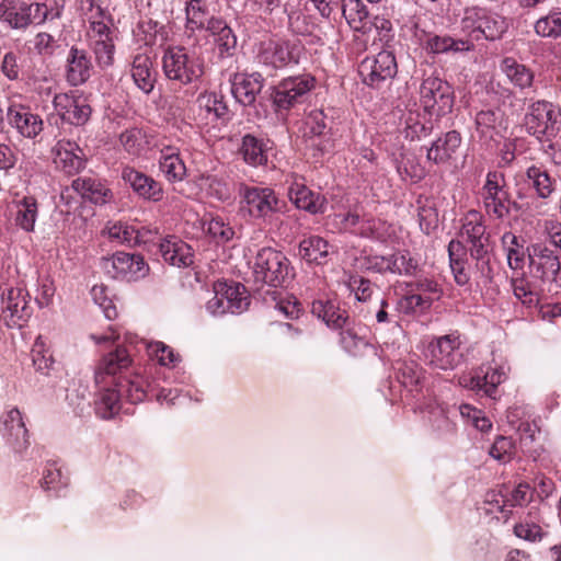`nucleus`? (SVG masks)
Segmentation results:
<instances>
[{
	"mask_svg": "<svg viewBox=\"0 0 561 561\" xmlns=\"http://www.w3.org/2000/svg\"><path fill=\"white\" fill-rule=\"evenodd\" d=\"M53 103L55 111L61 119L71 125H83L90 117L91 107L83 99L60 93L55 95Z\"/></svg>",
	"mask_w": 561,
	"mask_h": 561,
	"instance_id": "nucleus-16",
	"label": "nucleus"
},
{
	"mask_svg": "<svg viewBox=\"0 0 561 561\" xmlns=\"http://www.w3.org/2000/svg\"><path fill=\"white\" fill-rule=\"evenodd\" d=\"M528 278L536 287L545 286L547 291L561 288V262L558 254L546 243L537 242L527 247Z\"/></svg>",
	"mask_w": 561,
	"mask_h": 561,
	"instance_id": "nucleus-1",
	"label": "nucleus"
},
{
	"mask_svg": "<svg viewBox=\"0 0 561 561\" xmlns=\"http://www.w3.org/2000/svg\"><path fill=\"white\" fill-rule=\"evenodd\" d=\"M311 312L333 329H342L347 321L345 310H342L339 304L331 299L314 300L311 305Z\"/></svg>",
	"mask_w": 561,
	"mask_h": 561,
	"instance_id": "nucleus-30",
	"label": "nucleus"
},
{
	"mask_svg": "<svg viewBox=\"0 0 561 561\" xmlns=\"http://www.w3.org/2000/svg\"><path fill=\"white\" fill-rule=\"evenodd\" d=\"M242 209L254 220L266 222L273 215L283 213L286 202L267 186H242L240 191Z\"/></svg>",
	"mask_w": 561,
	"mask_h": 561,
	"instance_id": "nucleus-3",
	"label": "nucleus"
},
{
	"mask_svg": "<svg viewBox=\"0 0 561 561\" xmlns=\"http://www.w3.org/2000/svg\"><path fill=\"white\" fill-rule=\"evenodd\" d=\"M122 178L140 197L151 202L162 199V185L152 178L128 167L123 169Z\"/></svg>",
	"mask_w": 561,
	"mask_h": 561,
	"instance_id": "nucleus-19",
	"label": "nucleus"
},
{
	"mask_svg": "<svg viewBox=\"0 0 561 561\" xmlns=\"http://www.w3.org/2000/svg\"><path fill=\"white\" fill-rule=\"evenodd\" d=\"M71 187L79 193L82 198L94 204H106L112 201L111 190L100 180L94 178H78L72 181Z\"/></svg>",
	"mask_w": 561,
	"mask_h": 561,
	"instance_id": "nucleus-26",
	"label": "nucleus"
},
{
	"mask_svg": "<svg viewBox=\"0 0 561 561\" xmlns=\"http://www.w3.org/2000/svg\"><path fill=\"white\" fill-rule=\"evenodd\" d=\"M385 56L379 54V58L366 57L359 65V75L363 81L375 88H379L385 80Z\"/></svg>",
	"mask_w": 561,
	"mask_h": 561,
	"instance_id": "nucleus-41",
	"label": "nucleus"
},
{
	"mask_svg": "<svg viewBox=\"0 0 561 561\" xmlns=\"http://www.w3.org/2000/svg\"><path fill=\"white\" fill-rule=\"evenodd\" d=\"M198 104L217 119L225 118L228 114V106L224 102V98L215 92L201 94L198 96Z\"/></svg>",
	"mask_w": 561,
	"mask_h": 561,
	"instance_id": "nucleus-54",
	"label": "nucleus"
},
{
	"mask_svg": "<svg viewBox=\"0 0 561 561\" xmlns=\"http://www.w3.org/2000/svg\"><path fill=\"white\" fill-rule=\"evenodd\" d=\"M526 179L535 188L537 196L546 199L554 192L556 181L541 167L531 165L526 170Z\"/></svg>",
	"mask_w": 561,
	"mask_h": 561,
	"instance_id": "nucleus-43",
	"label": "nucleus"
},
{
	"mask_svg": "<svg viewBox=\"0 0 561 561\" xmlns=\"http://www.w3.org/2000/svg\"><path fill=\"white\" fill-rule=\"evenodd\" d=\"M113 18H107L105 22H92L88 28L90 42L113 38Z\"/></svg>",
	"mask_w": 561,
	"mask_h": 561,
	"instance_id": "nucleus-63",
	"label": "nucleus"
},
{
	"mask_svg": "<svg viewBox=\"0 0 561 561\" xmlns=\"http://www.w3.org/2000/svg\"><path fill=\"white\" fill-rule=\"evenodd\" d=\"M121 409V397L115 389H106L95 402L96 414L105 420L112 419Z\"/></svg>",
	"mask_w": 561,
	"mask_h": 561,
	"instance_id": "nucleus-48",
	"label": "nucleus"
},
{
	"mask_svg": "<svg viewBox=\"0 0 561 561\" xmlns=\"http://www.w3.org/2000/svg\"><path fill=\"white\" fill-rule=\"evenodd\" d=\"M476 129L485 140L493 139L503 124V112L500 108H484L476 114Z\"/></svg>",
	"mask_w": 561,
	"mask_h": 561,
	"instance_id": "nucleus-35",
	"label": "nucleus"
},
{
	"mask_svg": "<svg viewBox=\"0 0 561 561\" xmlns=\"http://www.w3.org/2000/svg\"><path fill=\"white\" fill-rule=\"evenodd\" d=\"M0 432L12 448L21 453L28 445V432L23 422L22 414L19 409L12 408L1 416Z\"/></svg>",
	"mask_w": 561,
	"mask_h": 561,
	"instance_id": "nucleus-15",
	"label": "nucleus"
},
{
	"mask_svg": "<svg viewBox=\"0 0 561 561\" xmlns=\"http://www.w3.org/2000/svg\"><path fill=\"white\" fill-rule=\"evenodd\" d=\"M252 274L257 284L282 286L290 275L289 261L280 251L262 248L254 256Z\"/></svg>",
	"mask_w": 561,
	"mask_h": 561,
	"instance_id": "nucleus-4",
	"label": "nucleus"
},
{
	"mask_svg": "<svg viewBox=\"0 0 561 561\" xmlns=\"http://www.w3.org/2000/svg\"><path fill=\"white\" fill-rule=\"evenodd\" d=\"M206 31L213 36L219 57L225 58L233 54L237 47V36L222 19L211 16Z\"/></svg>",
	"mask_w": 561,
	"mask_h": 561,
	"instance_id": "nucleus-22",
	"label": "nucleus"
},
{
	"mask_svg": "<svg viewBox=\"0 0 561 561\" xmlns=\"http://www.w3.org/2000/svg\"><path fill=\"white\" fill-rule=\"evenodd\" d=\"M95 60L101 68L111 67L114 62L115 45L113 38L91 42Z\"/></svg>",
	"mask_w": 561,
	"mask_h": 561,
	"instance_id": "nucleus-57",
	"label": "nucleus"
},
{
	"mask_svg": "<svg viewBox=\"0 0 561 561\" xmlns=\"http://www.w3.org/2000/svg\"><path fill=\"white\" fill-rule=\"evenodd\" d=\"M150 356L154 357L161 365H171L178 360L173 350L162 342H150L147 344Z\"/></svg>",
	"mask_w": 561,
	"mask_h": 561,
	"instance_id": "nucleus-61",
	"label": "nucleus"
},
{
	"mask_svg": "<svg viewBox=\"0 0 561 561\" xmlns=\"http://www.w3.org/2000/svg\"><path fill=\"white\" fill-rule=\"evenodd\" d=\"M501 69L507 79L519 89H525L533 84L534 72L525 65L518 64L514 58H504Z\"/></svg>",
	"mask_w": 561,
	"mask_h": 561,
	"instance_id": "nucleus-39",
	"label": "nucleus"
},
{
	"mask_svg": "<svg viewBox=\"0 0 561 561\" xmlns=\"http://www.w3.org/2000/svg\"><path fill=\"white\" fill-rule=\"evenodd\" d=\"M186 28L194 32L206 30L208 18V7L204 0L185 1Z\"/></svg>",
	"mask_w": 561,
	"mask_h": 561,
	"instance_id": "nucleus-44",
	"label": "nucleus"
},
{
	"mask_svg": "<svg viewBox=\"0 0 561 561\" xmlns=\"http://www.w3.org/2000/svg\"><path fill=\"white\" fill-rule=\"evenodd\" d=\"M32 360L35 369L43 375H48L54 366V358L42 336L35 340L32 347Z\"/></svg>",
	"mask_w": 561,
	"mask_h": 561,
	"instance_id": "nucleus-52",
	"label": "nucleus"
},
{
	"mask_svg": "<svg viewBox=\"0 0 561 561\" xmlns=\"http://www.w3.org/2000/svg\"><path fill=\"white\" fill-rule=\"evenodd\" d=\"M162 69L170 80L182 84H190L198 80L203 72V65L191 57L182 46H169L162 57Z\"/></svg>",
	"mask_w": 561,
	"mask_h": 561,
	"instance_id": "nucleus-5",
	"label": "nucleus"
},
{
	"mask_svg": "<svg viewBox=\"0 0 561 561\" xmlns=\"http://www.w3.org/2000/svg\"><path fill=\"white\" fill-rule=\"evenodd\" d=\"M163 260L172 266L186 267L193 263V251L183 240L170 237L160 243Z\"/></svg>",
	"mask_w": 561,
	"mask_h": 561,
	"instance_id": "nucleus-23",
	"label": "nucleus"
},
{
	"mask_svg": "<svg viewBox=\"0 0 561 561\" xmlns=\"http://www.w3.org/2000/svg\"><path fill=\"white\" fill-rule=\"evenodd\" d=\"M469 252L472 260L476 261L477 271L481 277L486 280L492 279V268L490 265V252L492 251L490 234L468 242Z\"/></svg>",
	"mask_w": 561,
	"mask_h": 561,
	"instance_id": "nucleus-34",
	"label": "nucleus"
},
{
	"mask_svg": "<svg viewBox=\"0 0 561 561\" xmlns=\"http://www.w3.org/2000/svg\"><path fill=\"white\" fill-rule=\"evenodd\" d=\"M462 138L459 131L450 130L435 140L427 149V160L436 164L450 160L460 148Z\"/></svg>",
	"mask_w": 561,
	"mask_h": 561,
	"instance_id": "nucleus-25",
	"label": "nucleus"
},
{
	"mask_svg": "<svg viewBox=\"0 0 561 561\" xmlns=\"http://www.w3.org/2000/svg\"><path fill=\"white\" fill-rule=\"evenodd\" d=\"M313 85L314 79L307 75L284 79L275 89L274 103L279 108H289Z\"/></svg>",
	"mask_w": 561,
	"mask_h": 561,
	"instance_id": "nucleus-14",
	"label": "nucleus"
},
{
	"mask_svg": "<svg viewBox=\"0 0 561 561\" xmlns=\"http://www.w3.org/2000/svg\"><path fill=\"white\" fill-rule=\"evenodd\" d=\"M514 296L527 308H535L538 306L540 295L547 290L545 286L536 287L531 279H514L513 280Z\"/></svg>",
	"mask_w": 561,
	"mask_h": 561,
	"instance_id": "nucleus-40",
	"label": "nucleus"
},
{
	"mask_svg": "<svg viewBox=\"0 0 561 561\" xmlns=\"http://www.w3.org/2000/svg\"><path fill=\"white\" fill-rule=\"evenodd\" d=\"M138 42L149 45H163L169 39V27L151 19H142L134 30Z\"/></svg>",
	"mask_w": 561,
	"mask_h": 561,
	"instance_id": "nucleus-31",
	"label": "nucleus"
},
{
	"mask_svg": "<svg viewBox=\"0 0 561 561\" xmlns=\"http://www.w3.org/2000/svg\"><path fill=\"white\" fill-rule=\"evenodd\" d=\"M144 136L137 128L127 129L121 134L119 141L130 154H138L142 148Z\"/></svg>",
	"mask_w": 561,
	"mask_h": 561,
	"instance_id": "nucleus-62",
	"label": "nucleus"
},
{
	"mask_svg": "<svg viewBox=\"0 0 561 561\" xmlns=\"http://www.w3.org/2000/svg\"><path fill=\"white\" fill-rule=\"evenodd\" d=\"M15 222L23 230H34L37 218V202L33 196H25L15 203Z\"/></svg>",
	"mask_w": 561,
	"mask_h": 561,
	"instance_id": "nucleus-45",
	"label": "nucleus"
},
{
	"mask_svg": "<svg viewBox=\"0 0 561 561\" xmlns=\"http://www.w3.org/2000/svg\"><path fill=\"white\" fill-rule=\"evenodd\" d=\"M108 237L119 243L135 244L138 242V232L125 222H115L107 227Z\"/></svg>",
	"mask_w": 561,
	"mask_h": 561,
	"instance_id": "nucleus-58",
	"label": "nucleus"
},
{
	"mask_svg": "<svg viewBox=\"0 0 561 561\" xmlns=\"http://www.w3.org/2000/svg\"><path fill=\"white\" fill-rule=\"evenodd\" d=\"M32 312L30 295L24 287H10L2 294L1 316L8 327H22Z\"/></svg>",
	"mask_w": 561,
	"mask_h": 561,
	"instance_id": "nucleus-11",
	"label": "nucleus"
},
{
	"mask_svg": "<svg viewBox=\"0 0 561 561\" xmlns=\"http://www.w3.org/2000/svg\"><path fill=\"white\" fill-rule=\"evenodd\" d=\"M426 49L432 54L470 51L474 45L468 38H454L445 35H434L426 41Z\"/></svg>",
	"mask_w": 561,
	"mask_h": 561,
	"instance_id": "nucleus-36",
	"label": "nucleus"
},
{
	"mask_svg": "<svg viewBox=\"0 0 561 561\" xmlns=\"http://www.w3.org/2000/svg\"><path fill=\"white\" fill-rule=\"evenodd\" d=\"M202 187L206 191L208 196L220 202L229 201L232 195L229 183L224 178L217 175L203 176Z\"/></svg>",
	"mask_w": 561,
	"mask_h": 561,
	"instance_id": "nucleus-50",
	"label": "nucleus"
},
{
	"mask_svg": "<svg viewBox=\"0 0 561 561\" xmlns=\"http://www.w3.org/2000/svg\"><path fill=\"white\" fill-rule=\"evenodd\" d=\"M214 297L206 304V309L213 316H221L227 312L241 313L250 305L247 289L239 283L218 282L214 286Z\"/></svg>",
	"mask_w": 561,
	"mask_h": 561,
	"instance_id": "nucleus-7",
	"label": "nucleus"
},
{
	"mask_svg": "<svg viewBox=\"0 0 561 561\" xmlns=\"http://www.w3.org/2000/svg\"><path fill=\"white\" fill-rule=\"evenodd\" d=\"M561 124V110L547 101H537L528 106L524 125L528 134L541 139L557 134Z\"/></svg>",
	"mask_w": 561,
	"mask_h": 561,
	"instance_id": "nucleus-8",
	"label": "nucleus"
},
{
	"mask_svg": "<svg viewBox=\"0 0 561 561\" xmlns=\"http://www.w3.org/2000/svg\"><path fill=\"white\" fill-rule=\"evenodd\" d=\"M510 193L507 191L490 193L482 196L485 210L496 219L507 218V205Z\"/></svg>",
	"mask_w": 561,
	"mask_h": 561,
	"instance_id": "nucleus-53",
	"label": "nucleus"
},
{
	"mask_svg": "<svg viewBox=\"0 0 561 561\" xmlns=\"http://www.w3.org/2000/svg\"><path fill=\"white\" fill-rule=\"evenodd\" d=\"M34 50L43 57H51L59 47L58 41L49 33L39 32L32 39Z\"/></svg>",
	"mask_w": 561,
	"mask_h": 561,
	"instance_id": "nucleus-60",
	"label": "nucleus"
},
{
	"mask_svg": "<svg viewBox=\"0 0 561 561\" xmlns=\"http://www.w3.org/2000/svg\"><path fill=\"white\" fill-rule=\"evenodd\" d=\"M93 301L102 309L104 316L108 320H113L117 316L116 307L114 306L108 288L104 285H94L91 289Z\"/></svg>",
	"mask_w": 561,
	"mask_h": 561,
	"instance_id": "nucleus-56",
	"label": "nucleus"
},
{
	"mask_svg": "<svg viewBox=\"0 0 561 561\" xmlns=\"http://www.w3.org/2000/svg\"><path fill=\"white\" fill-rule=\"evenodd\" d=\"M301 54L302 46L297 41L268 39L260 44L256 58L260 64L278 69L298 64Z\"/></svg>",
	"mask_w": 561,
	"mask_h": 561,
	"instance_id": "nucleus-9",
	"label": "nucleus"
},
{
	"mask_svg": "<svg viewBox=\"0 0 561 561\" xmlns=\"http://www.w3.org/2000/svg\"><path fill=\"white\" fill-rule=\"evenodd\" d=\"M459 348V337L447 334L433 339L424 351V357L433 368L453 370L462 360V353Z\"/></svg>",
	"mask_w": 561,
	"mask_h": 561,
	"instance_id": "nucleus-10",
	"label": "nucleus"
},
{
	"mask_svg": "<svg viewBox=\"0 0 561 561\" xmlns=\"http://www.w3.org/2000/svg\"><path fill=\"white\" fill-rule=\"evenodd\" d=\"M433 298L431 296L416 294L414 289L405 288V294L398 301V310L401 312L425 311L431 308Z\"/></svg>",
	"mask_w": 561,
	"mask_h": 561,
	"instance_id": "nucleus-47",
	"label": "nucleus"
},
{
	"mask_svg": "<svg viewBox=\"0 0 561 561\" xmlns=\"http://www.w3.org/2000/svg\"><path fill=\"white\" fill-rule=\"evenodd\" d=\"M516 446L514 440L507 436H497L492 444L489 455L502 462H508L515 455Z\"/></svg>",
	"mask_w": 561,
	"mask_h": 561,
	"instance_id": "nucleus-55",
	"label": "nucleus"
},
{
	"mask_svg": "<svg viewBox=\"0 0 561 561\" xmlns=\"http://www.w3.org/2000/svg\"><path fill=\"white\" fill-rule=\"evenodd\" d=\"M160 170L170 182H180L186 175V167L174 147H164L161 150Z\"/></svg>",
	"mask_w": 561,
	"mask_h": 561,
	"instance_id": "nucleus-33",
	"label": "nucleus"
},
{
	"mask_svg": "<svg viewBox=\"0 0 561 561\" xmlns=\"http://www.w3.org/2000/svg\"><path fill=\"white\" fill-rule=\"evenodd\" d=\"M206 230L218 243H226L234 237L233 228L218 217L207 222Z\"/></svg>",
	"mask_w": 561,
	"mask_h": 561,
	"instance_id": "nucleus-59",
	"label": "nucleus"
},
{
	"mask_svg": "<svg viewBox=\"0 0 561 561\" xmlns=\"http://www.w3.org/2000/svg\"><path fill=\"white\" fill-rule=\"evenodd\" d=\"M133 363L131 355L125 346H118L115 351H112L104 355L96 366L95 381L102 383L105 381V376H112L114 381L117 374H123L127 370Z\"/></svg>",
	"mask_w": 561,
	"mask_h": 561,
	"instance_id": "nucleus-18",
	"label": "nucleus"
},
{
	"mask_svg": "<svg viewBox=\"0 0 561 561\" xmlns=\"http://www.w3.org/2000/svg\"><path fill=\"white\" fill-rule=\"evenodd\" d=\"M0 22L11 28L24 30L22 1L2 0L0 2Z\"/></svg>",
	"mask_w": 561,
	"mask_h": 561,
	"instance_id": "nucleus-46",
	"label": "nucleus"
},
{
	"mask_svg": "<svg viewBox=\"0 0 561 561\" xmlns=\"http://www.w3.org/2000/svg\"><path fill=\"white\" fill-rule=\"evenodd\" d=\"M7 122L16 134L26 139H35L44 129L41 115L22 103L12 102L7 110Z\"/></svg>",
	"mask_w": 561,
	"mask_h": 561,
	"instance_id": "nucleus-13",
	"label": "nucleus"
},
{
	"mask_svg": "<svg viewBox=\"0 0 561 561\" xmlns=\"http://www.w3.org/2000/svg\"><path fill=\"white\" fill-rule=\"evenodd\" d=\"M388 271L405 276H419L421 272L420 264L408 249L396 251L388 257Z\"/></svg>",
	"mask_w": 561,
	"mask_h": 561,
	"instance_id": "nucleus-38",
	"label": "nucleus"
},
{
	"mask_svg": "<svg viewBox=\"0 0 561 561\" xmlns=\"http://www.w3.org/2000/svg\"><path fill=\"white\" fill-rule=\"evenodd\" d=\"M115 388L121 399L125 398L131 403L140 402L146 397L142 383L138 378L134 380L125 376H119L118 379L115 380Z\"/></svg>",
	"mask_w": 561,
	"mask_h": 561,
	"instance_id": "nucleus-49",
	"label": "nucleus"
},
{
	"mask_svg": "<svg viewBox=\"0 0 561 561\" xmlns=\"http://www.w3.org/2000/svg\"><path fill=\"white\" fill-rule=\"evenodd\" d=\"M535 32L541 37L561 36V11L552 10L535 23Z\"/></svg>",
	"mask_w": 561,
	"mask_h": 561,
	"instance_id": "nucleus-51",
	"label": "nucleus"
},
{
	"mask_svg": "<svg viewBox=\"0 0 561 561\" xmlns=\"http://www.w3.org/2000/svg\"><path fill=\"white\" fill-rule=\"evenodd\" d=\"M102 268L113 278L138 279L149 271L144 257L135 253L116 252L102 260Z\"/></svg>",
	"mask_w": 561,
	"mask_h": 561,
	"instance_id": "nucleus-12",
	"label": "nucleus"
},
{
	"mask_svg": "<svg viewBox=\"0 0 561 561\" xmlns=\"http://www.w3.org/2000/svg\"><path fill=\"white\" fill-rule=\"evenodd\" d=\"M342 222L344 229L354 233L374 239H381L383 237V232L379 227L380 222H376L375 220H362L357 214H346Z\"/></svg>",
	"mask_w": 561,
	"mask_h": 561,
	"instance_id": "nucleus-42",
	"label": "nucleus"
},
{
	"mask_svg": "<svg viewBox=\"0 0 561 561\" xmlns=\"http://www.w3.org/2000/svg\"><path fill=\"white\" fill-rule=\"evenodd\" d=\"M24 30L33 25H42L45 22L57 20L61 16V8L49 7L47 3L22 1Z\"/></svg>",
	"mask_w": 561,
	"mask_h": 561,
	"instance_id": "nucleus-32",
	"label": "nucleus"
},
{
	"mask_svg": "<svg viewBox=\"0 0 561 561\" xmlns=\"http://www.w3.org/2000/svg\"><path fill=\"white\" fill-rule=\"evenodd\" d=\"M231 92L242 105H251L263 88V78L260 73H234L231 78Z\"/></svg>",
	"mask_w": 561,
	"mask_h": 561,
	"instance_id": "nucleus-20",
	"label": "nucleus"
},
{
	"mask_svg": "<svg viewBox=\"0 0 561 561\" xmlns=\"http://www.w3.org/2000/svg\"><path fill=\"white\" fill-rule=\"evenodd\" d=\"M130 73L135 84L144 93L148 94L153 90L156 71L147 54H137L134 57Z\"/></svg>",
	"mask_w": 561,
	"mask_h": 561,
	"instance_id": "nucleus-29",
	"label": "nucleus"
},
{
	"mask_svg": "<svg viewBox=\"0 0 561 561\" xmlns=\"http://www.w3.org/2000/svg\"><path fill=\"white\" fill-rule=\"evenodd\" d=\"M454 100V90L447 81L434 73L423 79L420 102L426 113L437 117L450 113Z\"/></svg>",
	"mask_w": 561,
	"mask_h": 561,
	"instance_id": "nucleus-6",
	"label": "nucleus"
},
{
	"mask_svg": "<svg viewBox=\"0 0 561 561\" xmlns=\"http://www.w3.org/2000/svg\"><path fill=\"white\" fill-rule=\"evenodd\" d=\"M53 152L56 167L69 175L80 172L85 167L84 153L73 141L58 140Z\"/></svg>",
	"mask_w": 561,
	"mask_h": 561,
	"instance_id": "nucleus-17",
	"label": "nucleus"
},
{
	"mask_svg": "<svg viewBox=\"0 0 561 561\" xmlns=\"http://www.w3.org/2000/svg\"><path fill=\"white\" fill-rule=\"evenodd\" d=\"M288 196L298 208L310 214H320L325 209V197L313 193L304 183L295 181L289 186Z\"/></svg>",
	"mask_w": 561,
	"mask_h": 561,
	"instance_id": "nucleus-24",
	"label": "nucleus"
},
{
	"mask_svg": "<svg viewBox=\"0 0 561 561\" xmlns=\"http://www.w3.org/2000/svg\"><path fill=\"white\" fill-rule=\"evenodd\" d=\"M461 30L467 35L466 38L473 41H496L502 38L507 30L505 19L491 10L471 5L463 10L461 19Z\"/></svg>",
	"mask_w": 561,
	"mask_h": 561,
	"instance_id": "nucleus-2",
	"label": "nucleus"
},
{
	"mask_svg": "<svg viewBox=\"0 0 561 561\" xmlns=\"http://www.w3.org/2000/svg\"><path fill=\"white\" fill-rule=\"evenodd\" d=\"M66 485L67 479L62 476V472L59 468L49 466L44 470L42 486L45 490H55Z\"/></svg>",
	"mask_w": 561,
	"mask_h": 561,
	"instance_id": "nucleus-64",
	"label": "nucleus"
},
{
	"mask_svg": "<svg viewBox=\"0 0 561 561\" xmlns=\"http://www.w3.org/2000/svg\"><path fill=\"white\" fill-rule=\"evenodd\" d=\"M334 252V247L319 236H311L299 243V255L308 263L324 264Z\"/></svg>",
	"mask_w": 561,
	"mask_h": 561,
	"instance_id": "nucleus-28",
	"label": "nucleus"
},
{
	"mask_svg": "<svg viewBox=\"0 0 561 561\" xmlns=\"http://www.w3.org/2000/svg\"><path fill=\"white\" fill-rule=\"evenodd\" d=\"M240 152L250 165L257 167L267 162V144L250 134L243 136Z\"/></svg>",
	"mask_w": 561,
	"mask_h": 561,
	"instance_id": "nucleus-37",
	"label": "nucleus"
},
{
	"mask_svg": "<svg viewBox=\"0 0 561 561\" xmlns=\"http://www.w3.org/2000/svg\"><path fill=\"white\" fill-rule=\"evenodd\" d=\"M92 64L84 49L72 46L67 56L66 78L69 84L77 87L88 81Z\"/></svg>",
	"mask_w": 561,
	"mask_h": 561,
	"instance_id": "nucleus-21",
	"label": "nucleus"
},
{
	"mask_svg": "<svg viewBox=\"0 0 561 561\" xmlns=\"http://www.w3.org/2000/svg\"><path fill=\"white\" fill-rule=\"evenodd\" d=\"M449 265L457 285L466 286L470 283L467 248L459 240H451L448 244Z\"/></svg>",
	"mask_w": 561,
	"mask_h": 561,
	"instance_id": "nucleus-27",
	"label": "nucleus"
}]
</instances>
